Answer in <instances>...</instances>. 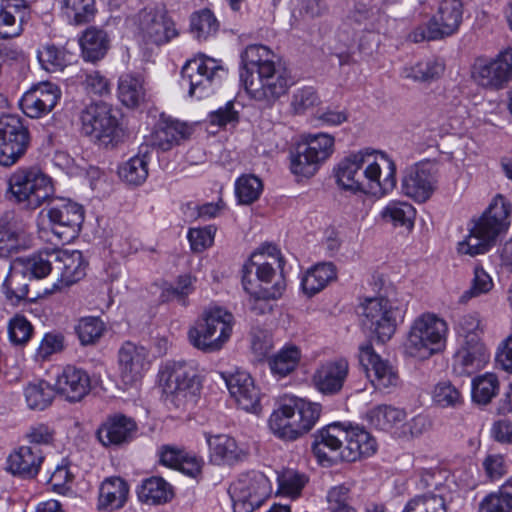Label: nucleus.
<instances>
[{
    "mask_svg": "<svg viewBox=\"0 0 512 512\" xmlns=\"http://www.w3.org/2000/svg\"><path fill=\"white\" fill-rule=\"evenodd\" d=\"M229 492L234 512H252L268 498L271 486L263 473L252 471L242 474Z\"/></svg>",
    "mask_w": 512,
    "mask_h": 512,
    "instance_id": "16",
    "label": "nucleus"
},
{
    "mask_svg": "<svg viewBox=\"0 0 512 512\" xmlns=\"http://www.w3.org/2000/svg\"><path fill=\"white\" fill-rule=\"evenodd\" d=\"M334 142V137L327 133L307 135L291 157V171L307 178L313 176L320 164L332 155Z\"/></svg>",
    "mask_w": 512,
    "mask_h": 512,
    "instance_id": "9",
    "label": "nucleus"
},
{
    "mask_svg": "<svg viewBox=\"0 0 512 512\" xmlns=\"http://www.w3.org/2000/svg\"><path fill=\"white\" fill-rule=\"evenodd\" d=\"M44 461L42 448L37 446H21L8 457V469L25 479L34 478Z\"/></svg>",
    "mask_w": 512,
    "mask_h": 512,
    "instance_id": "33",
    "label": "nucleus"
},
{
    "mask_svg": "<svg viewBox=\"0 0 512 512\" xmlns=\"http://www.w3.org/2000/svg\"><path fill=\"white\" fill-rule=\"evenodd\" d=\"M320 103L319 96L311 86L297 88L292 96L290 107L294 114H304Z\"/></svg>",
    "mask_w": 512,
    "mask_h": 512,
    "instance_id": "61",
    "label": "nucleus"
},
{
    "mask_svg": "<svg viewBox=\"0 0 512 512\" xmlns=\"http://www.w3.org/2000/svg\"><path fill=\"white\" fill-rule=\"evenodd\" d=\"M90 389V376L81 368L67 365L57 376L56 391L69 402L82 400Z\"/></svg>",
    "mask_w": 512,
    "mask_h": 512,
    "instance_id": "29",
    "label": "nucleus"
},
{
    "mask_svg": "<svg viewBox=\"0 0 512 512\" xmlns=\"http://www.w3.org/2000/svg\"><path fill=\"white\" fill-rule=\"evenodd\" d=\"M233 324L232 313L221 307L211 308L204 311L195 325L189 329L188 339L196 349L214 353L221 350L230 339Z\"/></svg>",
    "mask_w": 512,
    "mask_h": 512,
    "instance_id": "4",
    "label": "nucleus"
},
{
    "mask_svg": "<svg viewBox=\"0 0 512 512\" xmlns=\"http://www.w3.org/2000/svg\"><path fill=\"white\" fill-rule=\"evenodd\" d=\"M300 357V350L296 346H288L269 359V367L274 375L285 377L294 371Z\"/></svg>",
    "mask_w": 512,
    "mask_h": 512,
    "instance_id": "52",
    "label": "nucleus"
},
{
    "mask_svg": "<svg viewBox=\"0 0 512 512\" xmlns=\"http://www.w3.org/2000/svg\"><path fill=\"white\" fill-rule=\"evenodd\" d=\"M346 445L343 448L342 459L355 462L362 457L373 455L377 449L375 438L364 428L355 426L346 428Z\"/></svg>",
    "mask_w": 512,
    "mask_h": 512,
    "instance_id": "34",
    "label": "nucleus"
},
{
    "mask_svg": "<svg viewBox=\"0 0 512 512\" xmlns=\"http://www.w3.org/2000/svg\"><path fill=\"white\" fill-rule=\"evenodd\" d=\"M336 268L333 263H319L308 270L303 276L301 286L303 292L313 296L320 292L326 285L336 278Z\"/></svg>",
    "mask_w": 512,
    "mask_h": 512,
    "instance_id": "43",
    "label": "nucleus"
},
{
    "mask_svg": "<svg viewBox=\"0 0 512 512\" xmlns=\"http://www.w3.org/2000/svg\"><path fill=\"white\" fill-rule=\"evenodd\" d=\"M352 484L342 483L331 487L326 494L328 512H357L351 501Z\"/></svg>",
    "mask_w": 512,
    "mask_h": 512,
    "instance_id": "53",
    "label": "nucleus"
},
{
    "mask_svg": "<svg viewBox=\"0 0 512 512\" xmlns=\"http://www.w3.org/2000/svg\"><path fill=\"white\" fill-rule=\"evenodd\" d=\"M224 74L223 66L205 55L188 60L181 70L182 81L189 85V95L198 99L208 96Z\"/></svg>",
    "mask_w": 512,
    "mask_h": 512,
    "instance_id": "13",
    "label": "nucleus"
},
{
    "mask_svg": "<svg viewBox=\"0 0 512 512\" xmlns=\"http://www.w3.org/2000/svg\"><path fill=\"white\" fill-rule=\"evenodd\" d=\"M500 382L496 374L485 373L472 380V400L487 405L498 394Z\"/></svg>",
    "mask_w": 512,
    "mask_h": 512,
    "instance_id": "50",
    "label": "nucleus"
},
{
    "mask_svg": "<svg viewBox=\"0 0 512 512\" xmlns=\"http://www.w3.org/2000/svg\"><path fill=\"white\" fill-rule=\"evenodd\" d=\"M186 126L178 121L160 124L151 136V145L161 151H168L185 138Z\"/></svg>",
    "mask_w": 512,
    "mask_h": 512,
    "instance_id": "47",
    "label": "nucleus"
},
{
    "mask_svg": "<svg viewBox=\"0 0 512 512\" xmlns=\"http://www.w3.org/2000/svg\"><path fill=\"white\" fill-rule=\"evenodd\" d=\"M472 80L489 90H500L512 80V48L495 58L477 57L470 69Z\"/></svg>",
    "mask_w": 512,
    "mask_h": 512,
    "instance_id": "14",
    "label": "nucleus"
},
{
    "mask_svg": "<svg viewBox=\"0 0 512 512\" xmlns=\"http://www.w3.org/2000/svg\"><path fill=\"white\" fill-rule=\"evenodd\" d=\"M370 164L379 166V173L374 180H370L369 192L381 195L391 192L397 183L396 165L394 161L384 152L377 153L375 160Z\"/></svg>",
    "mask_w": 512,
    "mask_h": 512,
    "instance_id": "39",
    "label": "nucleus"
},
{
    "mask_svg": "<svg viewBox=\"0 0 512 512\" xmlns=\"http://www.w3.org/2000/svg\"><path fill=\"white\" fill-rule=\"evenodd\" d=\"M60 98L55 84L43 82L27 91L20 100V107L30 118H40L49 113Z\"/></svg>",
    "mask_w": 512,
    "mask_h": 512,
    "instance_id": "27",
    "label": "nucleus"
},
{
    "mask_svg": "<svg viewBox=\"0 0 512 512\" xmlns=\"http://www.w3.org/2000/svg\"><path fill=\"white\" fill-rule=\"evenodd\" d=\"M33 332V327L30 322L22 315L13 317L8 326V333L11 342L16 345L26 343Z\"/></svg>",
    "mask_w": 512,
    "mask_h": 512,
    "instance_id": "64",
    "label": "nucleus"
},
{
    "mask_svg": "<svg viewBox=\"0 0 512 512\" xmlns=\"http://www.w3.org/2000/svg\"><path fill=\"white\" fill-rule=\"evenodd\" d=\"M371 156L370 153L358 152L340 161L335 169L337 184L354 193H368L370 180L379 173V166L370 164Z\"/></svg>",
    "mask_w": 512,
    "mask_h": 512,
    "instance_id": "12",
    "label": "nucleus"
},
{
    "mask_svg": "<svg viewBox=\"0 0 512 512\" xmlns=\"http://www.w3.org/2000/svg\"><path fill=\"white\" fill-rule=\"evenodd\" d=\"M146 90L144 80L139 75L125 74L122 75L118 83V97L120 101L127 107H137L144 100Z\"/></svg>",
    "mask_w": 512,
    "mask_h": 512,
    "instance_id": "45",
    "label": "nucleus"
},
{
    "mask_svg": "<svg viewBox=\"0 0 512 512\" xmlns=\"http://www.w3.org/2000/svg\"><path fill=\"white\" fill-rule=\"evenodd\" d=\"M334 142V137L327 133L307 135L291 157V171L307 178L313 176L320 164L332 155Z\"/></svg>",
    "mask_w": 512,
    "mask_h": 512,
    "instance_id": "8",
    "label": "nucleus"
},
{
    "mask_svg": "<svg viewBox=\"0 0 512 512\" xmlns=\"http://www.w3.org/2000/svg\"><path fill=\"white\" fill-rule=\"evenodd\" d=\"M406 411L402 408L388 404H380L367 412L369 423L382 431L397 428L406 419Z\"/></svg>",
    "mask_w": 512,
    "mask_h": 512,
    "instance_id": "41",
    "label": "nucleus"
},
{
    "mask_svg": "<svg viewBox=\"0 0 512 512\" xmlns=\"http://www.w3.org/2000/svg\"><path fill=\"white\" fill-rule=\"evenodd\" d=\"M453 500H448L447 494L430 498H411L405 504L402 512H448Z\"/></svg>",
    "mask_w": 512,
    "mask_h": 512,
    "instance_id": "56",
    "label": "nucleus"
},
{
    "mask_svg": "<svg viewBox=\"0 0 512 512\" xmlns=\"http://www.w3.org/2000/svg\"><path fill=\"white\" fill-rule=\"evenodd\" d=\"M510 211V204L502 196L496 197L482 216L473 222L466 238L458 243V253L471 257L487 253L498 236L508 229Z\"/></svg>",
    "mask_w": 512,
    "mask_h": 512,
    "instance_id": "1",
    "label": "nucleus"
},
{
    "mask_svg": "<svg viewBox=\"0 0 512 512\" xmlns=\"http://www.w3.org/2000/svg\"><path fill=\"white\" fill-rule=\"evenodd\" d=\"M148 350L131 341L122 344L118 351L119 370L122 381L132 385L138 382L149 368Z\"/></svg>",
    "mask_w": 512,
    "mask_h": 512,
    "instance_id": "26",
    "label": "nucleus"
},
{
    "mask_svg": "<svg viewBox=\"0 0 512 512\" xmlns=\"http://www.w3.org/2000/svg\"><path fill=\"white\" fill-rule=\"evenodd\" d=\"M462 18L463 4L460 0H442L428 23L417 27L410 38L416 43L444 39L459 30Z\"/></svg>",
    "mask_w": 512,
    "mask_h": 512,
    "instance_id": "10",
    "label": "nucleus"
},
{
    "mask_svg": "<svg viewBox=\"0 0 512 512\" xmlns=\"http://www.w3.org/2000/svg\"><path fill=\"white\" fill-rule=\"evenodd\" d=\"M278 491L277 494L290 497L292 499L298 498L308 483L306 474L298 472L293 469H286L278 475Z\"/></svg>",
    "mask_w": 512,
    "mask_h": 512,
    "instance_id": "54",
    "label": "nucleus"
},
{
    "mask_svg": "<svg viewBox=\"0 0 512 512\" xmlns=\"http://www.w3.org/2000/svg\"><path fill=\"white\" fill-rule=\"evenodd\" d=\"M138 430L136 421L121 413L112 414L100 424L96 437L104 447L122 446L131 442Z\"/></svg>",
    "mask_w": 512,
    "mask_h": 512,
    "instance_id": "24",
    "label": "nucleus"
},
{
    "mask_svg": "<svg viewBox=\"0 0 512 512\" xmlns=\"http://www.w3.org/2000/svg\"><path fill=\"white\" fill-rule=\"evenodd\" d=\"M346 428L339 423H332L314 435L312 451L320 463L329 465L344 461L343 441H346Z\"/></svg>",
    "mask_w": 512,
    "mask_h": 512,
    "instance_id": "23",
    "label": "nucleus"
},
{
    "mask_svg": "<svg viewBox=\"0 0 512 512\" xmlns=\"http://www.w3.org/2000/svg\"><path fill=\"white\" fill-rule=\"evenodd\" d=\"M170 486L160 477H151L142 482L138 488L140 501L151 504L166 502L170 498Z\"/></svg>",
    "mask_w": 512,
    "mask_h": 512,
    "instance_id": "51",
    "label": "nucleus"
},
{
    "mask_svg": "<svg viewBox=\"0 0 512 512\" xmlns=\"http://www.w3.org/2000/svg\"><path fill=\"white\" fill-rule=\"evenodd\" d=\"M221 376L231 397L241 409L253 413L260 412V391L249 373L237 370L228 376L224 373Z\"/></svg>",
    "mask_w": 512,
    "mask_h": 512,
    "instance_id": "25",
    "label": "nucleus"
},
{
    "mask_svg": "<svg viewBox=\"0 0 512 512\" xmlns=\"http://www.w3.org/2000/svg\"><path fill=\"white\" fill-rule=\"evenodd\" d=\"M165 403L168 407L182 409L193 401L200 389L196 369L186 361L167 362L161 371Z\"/></svg>",
    "mask_w": 512,
    "mask_h": 512,
    "instance_id": "5",
    "label": "nucleus"
},
{
    "mask_svg": "<svg viewBox=\"0 0 512 512\" xmlns=\"http://www.w3.org/2000/svg\"><path fill=\"white\" fill-rule=\"evenodd\" d=\"M258 257L259 254L253 253L242 268V285L247 293H255L254 288H269L267 285L277 277L275 264Z\"/></svg>",
    "mask_w": 512,
    "mask_h": 512,
    "instance_id": "32",
    "label": "nucleus"
},
{
    "mask_svg": "<svg viewBox=\"0 0 512 512\" xmlns=\"http://www.w3.org/2000/svg\"><path fill=\"white\" fill-rule=\"evenodd\" d=\"M42 67L50 72L62 70L66 66V53L55 45H46L38 51Z\"/></svg>",
    "mask_w": 512,
    "mask_h": 512,
    "instance_id": "62",
    "label": "nucleus"
},
{
    "mask_svg": "<svg viewBox=\"0 0 512 512\" xmlns=\"http://www.w3.org/2000/svg\"><path fill=\"white\" fill-rule=\"evenodd\" d=\"M51 230L64 243L75 239L84 221L83 207L75 202L62 201L48 210Z\"/></svg>",
    "mask_w": 512,
    "mask_h": 512,
    "instance_id": "20",
    "label": "nucleus"
},
{
    "mask_svg": "<svg viewBox=\"0 0 512 512\" xmlns=\"http://www.w3.org/2000/svg\"><path fill=\"white\" fill-rule=\"evenodd\" d=\"M60 7L67 22L74 26L90 23L97 13L95 0H61Z\"/></svg>",
    "mask_w": 512,
    "mask_h": 512,
    "instance_id": "42",
    "label": "nucleus"
},
{
    "mask_svg": "<svg viewBox=\"0 0 512 512\" xmlns=\"http://www.w3.org/2000/svg\"><path fill=\"white\" fill-rule=\"evenodd\" d=\"M433 401L442 408H457L463 404L460 390L448 381L439 382L433 390Z\"/></svg>",
    "mask_w": 512,
    "mask_h": 512,
    "instance_id": "60",
    "label": "nucleus"
},
{
    "mask_svg": "<svg viewBox=\"0 0 512 512\" xmlns=\"http://www.w3.org/2000/svg\"><path fill=\"white\" fill-rule=\"evenodd\" d=\"M445 64L441 59L429 58L417 62L415 65L405 67L403 76L416 82H432L444 73Z\"/></svg>",
    "mask_w": 512,
    "mask_h": 512,
    "instance_id": "49",
    "label": "nucleus"
},
{
    "mask_svg": "<svg viewBox=\"0 0 512 512\" xmlns=\"http://www.w3.org/2000/svg\"><path fill=\"white\" fill-rule=\"evenodd\" d=\"M120 177L129 184L140 185L148 177V162L145 156L136 155L119 170Z\"/></svg>",
    "mask_w": 512,
    "mask_h": 512,
    "instance_id": "59",
    "label": "nucleus"
},
{
    "mask_svg": "<svg viewBox=\"0 0 512 512\" xmlns=\"http://www.w3.org/2000/svg\"><path fill=\"white\" fill-rule=\"evenodd\" d=\"M44 276L53 273L63 286H70L85 276L86 265L78 250H46L38 253Z\"/></svg>",
    "mask_w": 512,
    "mask_h": 512,
    "instance_id": "15",
    "label": "nucleus"
},
{
    "mask_svg": "<svg viewBox=\"0 0 512 512\" xmlns=\"http://www.w3.org/2000/svg\"><path fill=\"white\" fill-rule=\"evenodd\" d=\"M30 409L43 410L48 407L55 395V389L45 381L30 383L24 390Z\"/></svg>",
    "mask_w": 512,
    "mask_h": 512,
    "instance_id": "55",
    "label": "nucleus"
},
{
    "mask_svg": "<svg viewBox=\"0 0 512 512\" xmlns=\"http://www.w3.org/2000/svg\"><path fill=\"white\" fill-rule=\"evenodd\" d=\"M24 227L14 211L5 212L0 218V257H9L18 251Z\"/></svg>",
    "mask_w": 512,
    "mask_h": 512,
    "instance_id": "36",
    "label": "nucleus"
},
{
    "mask_svg": "<svg viewBox=\"0 0 512 512\" xmlns=\"http://www.w3.org/2000/svg\"><path fill=\"white\" fill-rule=\"evenodd\" d=\"M443 476L440 470H424L421 472L417 488L423 492L415 495L413 498H430L447 494L448 500H453L455 491L452 490L448 483L442 481Z\"/></svg>",
    "mask_w": 512,
    "mask_h": 512,
    "instance_id": "44",
    "label": "nucleus"
},
{
    "mask_svg": "<svg viewBox=\"0 0 512 512\" xmlns=\"http://www.w3.org/2000/svg\"><path fill=\"white\" fill-rule=\"evenodd\" d=\"M275 58V54L268 47L257 44L249 45L242 54L241 82L244 84L246 80L259 75L265 66L272 67L277 64Z\"/></svg>",
    "mask_w": 512,
    "mask_h": 512,
    "instance_id": "35",
    "label": "nucleus"
},
{
    "mask_svg": "<svg viewBox=\"0 0 512 512\" xmlns=\"http://www.w3.org/2000/svg\"><path fill=\"white\" fill-rule=\"evenodd\" d=\"M448 325L443 318L426 312L412 322L403 344L404 353L419 360H426L446 347Z\"/></svg>",
    "mask_w": 512,
    "mask_h": 512,
    "instance_id": "3",
    "label": "nucleus"
},
{
    "mask_svg": "<svg viewBox=\"0 0 512 512\" xmlns=\"http://www.w3.org/2000/svg\"><path fill=\"white\" fill-rule=\"evenodd\" d=\"M437 187L436 170L430 163H418L404 172L401 190L416 202L427 201Z\"/></svg>",
    "mask_w": 512,
    "mask_h": 512,
    "instance_id": "22",
    "label": "nucleus"
},
{
    "mask_svg": "<svg viewBox=\"0 0 512 512\" xmlns=\"http://www.w3.org/2000/svg\"><path fill=\"white\" fill-rule=\"evenodd\" d=\"M139 29L147 42L161 45L178 35L174 22L163 12L144 9L139 14Z\"/></svg>",
    "mask_w": 512,
    "mask_h": 512,
    "instance_id": "28",
    "label": "nucleus"
},
{
    "mask_svg": "<svg viewBox=\"0 0 512 512\" xmlns=\"http://www.w3.org/2000/svg\"><path fill=\"white\" fill-rule=\"evenodd\" d=\"M210 456L214 463L232 465L242 459L243 451L236 441L228 435H215L207 437Z\"/></svg>",
    "mask_w": 512,
    "mask_h": 512,
    "instance_id": "37",
    "label": "nucleus"
},
{
    "mask_svg": "<svg viewBox=\"0 0 512 512\" xmlns=\"http://www.w3.org/2000/svg\"><path fill=\"white\" fill-rule=\"evenodd\" d=\"M83 134L94 141L110 143L117 135L119 124L111 107L104 102L91 103L81 113Z\"/></svg>",
    "mask_w": 512,
    "mask_h": 512,
    "instance_id": "19",
    "label": "nucleus"
},
{
    "mask_svg": "<svg viewBox=\"0 0 512 512\" xmlns=\"http://www.w3.org/2000/svg\"><path fill=\"white\" fill-rule=\"evenodd\" d=\"M104 331L103 322L97 317H86L80 320L76 332L83 345L93 344Z\"/></svg>",
    "mask_w": 512,
    "mask_h": 512,
    "instance_id": "63",
    "label": "nucleus"
},
{
    "mask_svg": "<svg viewBox=\"0 0 512 512\" xmlns=\"http://www.w3.org/2000/svg\"><path fill=\"white\" fill-rule=\"evenodd\" d=\"M291 84L289 71L278 62L272 67L265 66L262 73L246 80L243 85L251 98L270 106L287 92Z\"/></svg>",
    "mask_w": 512,
    "mask_h": 512,
    "instance_id": "11",
    "label": "nucleus"
},
{
    "mask_svg": "<svg viewBox=\"0 0 512 512\" xmlns=\"http://www.w3.org/2000/svg\"><path fill=\"white\" fill-rule=\"evenodd\" d=\"M383 221L393 226H401L411 229L414 226L416 216L415 208L408 202L390 201L381 211Z\"/></svg>",
    "mask_w": 512,
    "mask_h": 512,
    "instance_id": "48",
    "label": "nucleus"
},
{
    "mask_svg": "<svg viewBox=\"0 0 512 512\" xmlns=\"http://www.w3.org/2000/svg\"><path fill=\"white\" fill-rule=\"evenodd\" d=\"M84 60L96 62L102 59L109 49L107 33L96 27H88L79 38Z\"/></svg>",
    "mask_w": 512,
    "mask_h": 512,
    "instance_id": "38",
    "label": "nucleus"
},
{
    "mask_svg": "<svg viewBox=\"0 0 512 512\" xmlns=\"http://www.w3.org/2000/svg\"><path fill=\"white\" fill-rule=\"evenodd\" d=\"M347 360L338 359L323 363L313 375V383L318 391L334 395L341 391L348 376Z\"/></svg>",
    "mask_w": 512,
    "mask_h": 512,
    "instance_id": "30",
    "label": "nucleus"
},
{
    "mask_svg": "<svg viewBox=\"0 0 512 512\" xmlns=\"http://www.w3.org/2000/svg\"><path fill=\"white\" fill-rule=\"evenodd\" d=\"M11 197L27 209H36L54 192L51 178L39 168L17 169L8 180Z\"/></svg>",
    "mask_w": 512,
    "mask_h": 512,
    "instance_id": "6",
    "label": "nucleus"
},
{
    "mask_svg": "<svg viewBox=\"0 0 512 512\" xmlns=\"http://www.w3.org/2000/svg\"><path fill=\"white\" fill-rule=\"evenodd\" d=\"M362 324L379 342L385 343L392 338L397 329V320L401 310L388 298L379 296L366 298L361 304Z\"/></svg>",
    "mask_w": 512,
    "mask_h": 512,
    "instance_id": "7",
    "label": "nucleus"
},
{
    "mask_svg": "<svg viewBox=\"0 0 512 512\" xmlns=\"http://www.w3.org/2000/svg\"><path fill=\"white\" fill-rule=\"evenodd\" d=\"M321 405L298 397H284L269 418L273 434L285 441H294L308 433L318 421Z\"/></svg>",
    "mask_w": 512,
    "mask_h": 512,
    "instance_id": "2",
    "label": "nucleus"
},
{
    "mask_svg": "<svg viewBox=\"0 0 512 512\" xmlns=\"http://www.w3.org/2000/svg\"><path fill=\"white\" fill-rule=\"evenodd\" d=\"M44 277L38 254L28 258H17L11 264L10 271L4 280V294L13 304H18L21 300L28 298L29 281Z\"/></svg>",
    "mask_w": 512,
    "mask_h": 512,
    "instance_id": "18",
    "label": "nucleus"
},
{
    "mask_svg": "<svg viewBox=\"0 0 512 512\" xmlns=\"http://www.w3.org/2000/svg\"><path fill=\"white\" fill-rule=\"evenodd\" d=\"M488 360L485 345L479 337L465 340L464 345L454 356L453 370L458 375H471L480 370Z\"/></svg>",
    "mask_w": 512,
    "mask_h": 512,
    "instance_id": "31",
    "label": "nucleus"
},
{
    "mask_svg": "<svg viewBox=\"0 0 512 512\" xmlns=\"http://www.w3.org/2000/svg\"><path fill=\"white\" fill-rule=\"evenodd\" d=\"M29 145V132L20 117L0 116V165L11 166L24 155Z\"/></svg>",
    "mask_w": 512,
    "mask_h": 512,
    "instance_id": "17",
    "label": "nucleus"
},
{
    "mask_svg": "<svg viewBox=\"0 0 512 512\" xmlns=\"http://www.w3.org/2000/svg\"><path fill=\"white\" fill-rule=\"evenodd\" d=\"M128 492V485L122 478H107L100 486L98 507L109 510L119 509L126 502Z\"/></svg>",
    "mask_w": 512,
    "mask_h": 512,
    "instance_id": "40",
    "label": "nucleus"
},
{
    "mask_svg": "<svg viewBox=\"0 0 512 512\" xmlns=\"http://www.w3.org/2000/svg\"><path fill=\"white\" fill-rule=\"evenodd\" d=\"M263 190L261 180L254 175H242L235 184V193L241 204H251L256 201Z\"/></svg>",
    "mask_w": 512,
    "mask_h": 512,
    "instance_id": "58",
    "label": "nucleus"
},
{
    "mask_svg": "<svg viewBox=\"0 0 512 512\" xmlns=\"http://www.w3.org/2000/svg\"><path fill=\"white\" fill-rule=\"evenodd\" d=\"M219 23L209 9H203L191 16V31L198 40H205L215 34Z\"/></svg>",
    "mask_w": 512,
    "mask_h": 512,
    "instance_id": "57",
    "label": "nucleus"
},
{
    "mask_svg": "<svg viewBox=\"0 0 512 512\" xmlns=\"http://www.w3.org/2000/svg\"><path fill=\"white\" fill-rule=\"evenodd\" d=\"M286 289V283L281 276L270 288H254L255 293H249V307L256 315H263L272 311L270 300L278 299Z\"/></svg>",
    "mask_w": 512,
    "mask_h": 512,
    "instance_id": "46",
    "label": "nucleus"
},
{
    "mask_svg": "<svg viewBox=\"0 0 512 512\" xmlns=\"http://www.w3.org/2000/svg\"><path fill=\"white\" fill-rule=\"evenodd\" d=\"M359 361L375 389L389 391L399 385L397 371L388 361L375 353L371 344L360 347Z\"/></svg>",
    "mask_w": 512,
    "mask_h": 512,
    "instance_id": "21",
    "label": "nucleus"
}]
</instances>
